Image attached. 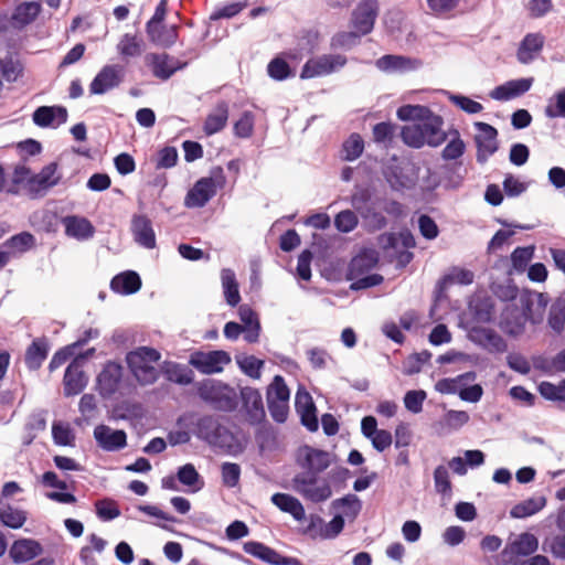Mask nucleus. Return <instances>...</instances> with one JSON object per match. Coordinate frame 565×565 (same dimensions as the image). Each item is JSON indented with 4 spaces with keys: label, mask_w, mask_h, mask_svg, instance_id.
Instances as JSON below:
<instances>
[{
    "label": "nucleus",
    "mask_w": 565,
    "mask_h": 565,
    "mask_svg": "<svg viewBox=\"0 0 565 565\" xmlns=\"http://www.w3.org/2000/svg\"><path fill=\"white\" fill-rule=\"evenodd\" d=\"M397 117L403 121H414L404 126L401 131L403 142L412 148L418 149L425 145L438 147L447 139V134L443 130V118L426 106H401Z\"/></svg>",
    "instance_id": "obj_1"
},
{
    "label": "nucleus",
    "mask_w": 565,
    "mask_h": 565,
    "mask_svg": "<svg viewBox=\"0 0 565 565\" xmlns=\"http://www.w3.org/2000/svg\"><path fill=\"white\" fill-rule=\"evenodd\" d=\"M194 434L210 447L226 454H234L237 449L235 435L216 416L204 415L198 418Z\"/></svg>",
    "instance_id": "obj_2"
},
{
    "label": "nucleus",
    "mask_w": 565,
    "mask_h": 565,
    "mask_svg": "<svg viewBox=\"0 0 565 565\" xmlns=\"http://www.w3.org/2000/svg\"><path fill=\"white\" fill-rule=\"evenodd\" d=\"M199 397L218 412L231 413L238 406V394L228 384L214 379H206L198 383Z\"/></svg>",
    "instance_id": "obj_3"
},
{
    "label": "nucleus",
    "mask_w": 565,
    "mask_h": 565,
    "mask_svg": "<svg viewBox=\"0 0 565 565\" xmlns=\"http://www.w3.org/2000/svg\"><path fill=\"white\" fill-rule=\"evenodd\" d=\"M161 359V353L150 347H139L130 351L126 356L128 367L140 385H151L159 379L160 372L156 364Z\"/></svg>",
    "instance_id": "obj_4"
},
{
    "label": "nucleus",
    "mask_w": 565,
    "mask_h": 565,
    "mask_svg": "<svg viewBox=\"0 0 565 565\" xmlns=\"http://www.w3.org/2000/svg\"><path fill=\"white\" fill-rule=\"evenodd\" d=\"M226 184V177L222 167H214L209 177L199 179L188 191L184 205L189 209L203 207Z\"/></svg>",
    "instance_id": "obj_5"
},
{
    "label": "nucleus",
    "mask_w": 565,
    "mask_h": 565,
    "mask_svg": "<svg viewBox=\"0 0 565 565\" xmlns=\"http://www.w3.org/2000/svg\"><path fill=\"white\" fill-rule=\"evenodd\" d=\"M292 489L305 500L312 503L324 502L332 495L328 479L320 478L313 472H301L292 478Z\"/></svg>",
    "instance_id": "obj_6"
},
{
    "label": "nucleus",
    "mask_w": 565,
    "mask_h": 565,
    "mask_svg": "<svg viewBox=\"0 0 565 565\" xmlns=\"http://www.w3.org/2000/svg\"><path fill=\"white\" fill-rule=\"evenodd\" d=\"M377 259L372 253H362L352 258L349 265V279H355L352 284L353 289H365L382 284L383 277L380 274H371L358 278L364 270H369L375 266Z\"/></svg>",
    "instance_id": "obj_7"
},
{
    "label": "nucleus",
    "mask_w": 565,
    "mask_h": 565,
    "mask_svg": "<svg viewBox=\"0 0 565 565\" xmlns=\"http://www.w3.org/2000/svg\"><path fill=\"white\" fill-rule=\"evenodd\" d=\"M231 361V355L223 350L194 351L189 358V364L206 375L223 372Z\"/></svg>",
    "instance_id": "obj_8"
},
{
    "label": "nucleus",
    "mask_w": 565,
    "mask_h": 565,
    "mask_svg": "<svg viewBox=\"0 0 565 565\" xmlns=\"http://www.w3.org/2000/svg\"><path fill=\"white\" fill-rule=\"evenodd\" d=\"M347 64V57L341 54H324L309 58L301 68L302 79L329 75L342 68Z\"/></svg>",
    "instance_id": "obj_9"
},
{
    "label": "nucleus",
    "mask_w": 565,
    "mask_h": 565,
    "mask_svg": "<svg viewBox=\"0 0 565 565\" xmlns=\"http://www.w3.org/2000/svg\"><path fill=\"white\" fill-rule=\"evenodd\" d=\"M539 548V540L534 534L522 533L515 540L508 543L501 552L502 563L518 565L520 557L530 556Z\"/></svg>",
    "instance_id": "obj_10"
},
{
    "label": "nucleus",
    "mask_w": 565,
    "mask_h": 565,
    "mask_svg": "<svg viewBox=\"0 0 565 565\" xmlns=\"http://www.w3.org/2000/svg\"><path fill=\"white\" fill-rule=\"evenodd\" d=\"M475 128L477 130L475 137L477 161L479 163H486L499 149L498 130L493 126L482 121L475 122Z\"/></svg>",
    "instance_id": "obj_11"
},
{
    "label": "nucleus",
    "mask_w": 565,
    "mask_h": 565,
    "mask_svg": "<svg viewBox=\"0 0 565 565\" xmlns=\"http://www.w3.org/2000/svg\"><path fill=\"white\" fill-rule=\"evenodd\" d=\"M125 78V67L119 64L105 65L89 84L92 95H103L117 88Z\"/></svg>",
    "instance_id": "obj_12"
},
{
    "label": "nucleus",
    "mask_w": 565,
    "mask_h": 565,
    "mask_svg": "<svg viewBox=\"0 0 565 565\" xmlns=\"http://www.w3.org/2000/svg\"><path fill=\"white\" fill-rule=\"evenodd\" d=\"M379 14L377 0H362L351 14V26L366 35L372 32Z\"/></svg>",
    "instance_id": "obj_13"
},
{
    "label": "nucleus",
    "mask_w": 565,
    "mask_h": 565,
    "mask_svg": "<svg viewBox=\"0 0 565 565\" xmlns=\"http://www.w3.org/2000/svg\"><path fill=\"white\" fill-rule=\"evenodd\" d=\"M469 339L489 353H504L508 350L507 341L497 331L490 328H471Z\"/></svg>",
    "instance_id": "obj_14"
},
{
    "label": "nucleus",
    "mask_w": 565,
    "mask_h": 565,
    "mask_svg": "<svg viewBox=\"0 0 565 565\" xmlns=\"http://www.w3.org/2000/svg\"><path fill=\"white\" fill-rule=\"evenodd\" d=\"M87 383L88 377L83 370V356H76L65 370L63 377L64 395H78L85 390Z\"/></svg>",
    "instance_id": "obj_15"
},
{
    "label": "nucleus",
    "mask_w": 565,
    "mask_h": 565,
    "mask_svg": "<svg viewBox=\"0 0 565 565\" xmlns=\"http://www.w3.org/2000/svg\"><path fill=\"white\" fill-rule=\"evenodd\" d=\"M146 63L151 67L153 75L162 81L169 79L177 71L185 65L178 58L166 53H149L146 56Z\"/></svg>",
    "instance_id": "obj_16"
},
{
    "label": "nucleus",
    "mask_w": 565,
    "mask_h": 565,
    "mask_svg": "<svg viewBox=\"0 0 565 565\" xmlns=\"http://www.w3.org/2000/svg\"><path fill=\"white\" fill-rule=\"evenodd\" d=\"M295 407L300 416L301 424L309 431H317L319 428L317 408L311 395L307 391L298 390L295 398Z\"/></svg>",
    "instance_id": "obj_17"
},
{
    "label": "nucleus",
    "mask_w": 565,
    "mask_h": 565,
    "mask_svg": "<svg viewBox=\"0 0 565 565\" xmlns=\"http://www.w3.org/2000/svg\"><path fill=\"white\" fill-rule=\"evenodd\" d=\"M241 399L246 414V420L252 425L259 424L265 418V409L258 390L249 386L243 387L241 390Z\"/></svg>",
    "instance_id": "obj_18"
},
{
    "label": "nucleus",
    "mask_w": 565,
    "mask_h": 565,
    "mask_svg": "<svg viewBox=\"0 0 565 565\" xmlns=\"http://www.w3.org/2000/svg\"><path fill=\"white\" fill-rule=\"evenodd\" d=\"M67 117L63 106H40L32 114L34 125L41 128H57L67 121Z\"/></svg>",
    "instance_id": "obj_19"
},
{
    "label": "nucleus",
    "mask_w": 565,
    "mask_h": 565,
    "mask_svg": "<svg viewBox=\"0 0 565 565\" xmlns=\"http://www.w3.org/2000/svg\"><path fill=\"white\" fill-rule=\"evenodd\" d=\"M94 438L98 446L106 451H117L125 448L127 445V435L124 430H115L106 425L95 427Z\"/></svg>",
    "instance_id": "obj_20"
},
{
    "label": "nucleus",
    "mask_w": 565,
    "mask_h": 565,
    "mask_svg": "<svg viewBox=\"0 0 565 565\" xmlns=\"http://www.w3.org/2000/svg\"><path fill=\"white\" fill-rule=\"evenodd\" d=\"M122 377V366L116 362H108L97 376L100 395L111 396L118 388Z\"/></svg>",
    "instance_id": "obj_21"
},
{
    "label": "nucleus",
    "mask_w": 565,
    "mask_h": 565,
    "mask_svg": "<svg viewBox=\"0 0 565 565\" xmlns=\"http://www.w3.org/2000/svg\"><path fill=\"white\" fill-rule=\"evenodd\" d=\"M545 36L540 32L527 33L519 44L516 58L521 64L532 63L544 47Z\"/></svg>",
    "instance_id": "obj_22"
},
{
    "label": "nucleus",
    "mask_w": 565,
    "mask_h": 565,
    "mask_svg": "<svg viewBox=\"0 0 565 565\" xmlns=\"http://www.w3.org/2000/svg\"><path fill=\"white\" fill-rule=\"evenodd\" d=\"M42 7L38 1H25L15 6L9 23L17 30H22L35 21Z\"/></svg>",
    "instance_id": "obj_23"
},
{
    "label": "nucleus",
    "mask_w": 565,
    "mask_h": 565,
    "mask_svg": "<svg viewBox=\"0 0 565 565\" xmlns=\"http://www.w3.org/2000/svg\"><path fill=\"white\" fill-rule=\"evenodd\" d=\"M42 545L32 539H20L13 542L9 550V555L13 563L22 564L30 562L41 555Z\"/></svg>",
    "instance_id": "obj_24"
},
{
    "label": "nucleus",
    "mask_w": 565,
    "mask_h": 565,
    "mask_svg": "<svg viewBox=\"0 0 565 565\" xmlns=\"http://www.w3.org/2000/svg\"><path fill=\"white\" fill-rule=\"evenodd\" d=\"M131 233L135 242L147 248L156 247V234L151 221L145 215H135L131 221Z\"/></svg>",
    "instance_id": "obj_25"
},
{
    "label": "nucleus",
    "mask_w": 565,
    "mask_h": 565,
    "mask_svg": "<svg viewBox=\"0 0 565 565\" xmlns=\"http://www.w3.org/2000/svg\"><path fill=\"white\" fill-rule=\"evenodd\" d=\"M532 77L512 79L497 86L493 90H491L490 97L495 100H510L529 92L532 87Z\"/></svg>",
    "instance_id": "obj_26"
},
{
    "label": "nucleus",
    "mask_w": 565,
    "mask_h": 565,
    "mask_svg": "<svg viewBox=\"0 0 565 565\" xmlns=\"http://www.w3.org/2000/svg\"><path fill=\"white\" fill-rule=\"evenodd\" d=\"M65 234L78 241H86L94 236L95 227L89 220L83 216L68 215L62 218Z\"/></svg>",
    "instance_id": "obj_27"
},
{
    "label": "nucleus",
    "mask_w": 565,
    "mask_h": 565,
    "mask_svg": "<svg viewBox=\"0 0 565 565\" xmlns=\"http://www.w3.org/2000/svg\"><path fill=\"white\" fill-rule=\"evenodd\" d=\"M61 177L57 173V164L52 162L36 173L29 181V192L40 193L56 185Z\"/></svg>",
    "instance_id": "obj_28"
},
{
    "label": "nucleus",
    "mask_w": 565,
    "mask_h": 565,
    "mask_svg": "<svg viewBox=\"0 0 565 565\" xmlns=\"http://www.w3.org/2000/svg\"><path fill=\"white\" fill-rule=\"evenodd\" d=\"M270 501L280 511L289 513L296 521L301 522L305 520V508L296 497L288 493L277 492L271 495Z\"/></svg>",
    "instance_id": "obj_29"
},
{
    "label": "nucleus",
    "mask_w": 565,
    "mask_h": 565,
    "mask_svg": "<svg viewBox=\"0 0 565 565\" xmlns=\"http://www.w3.org/2000/svg\"><path fill=\"white\" fill-rule=\"evenodd\" d=\"M50 343L45 337L36 338L25 351L24 362L29 370H38L47 358Z\"/></svg>",
    "instance_id": "obj_30"
},
{
    "label": "nucleus",
    "mask_w": 565,
    "mask_h": 565,
    "mask_svg": "<svg viewBox=\"0 0 565 565\" xmlns=\"http://www.w3.org/2000/svg\"><path fill=\"white\" fill-rule=\"evenodd\" d=\"M238 316L243 322L244 339L248 343L258 342L260 334V323L256 312L247 305L238 308Z\"/></svg>",
    "instance_id": "obj_31"
},
{
    "label": "nucleus",
    "mask_w": 565,
    "mask_h": 565,
    "mask_svg": "<svg viewBox=\"0 0 565 565\" xmlns=\"http://www.w3.org/2000/svg\"><path fill=\"white\" fill-rule=\"evenodd\" d=\"M161 372L167 381L179 385H189L194 380V373L190 367L172 361H166L161 366Z\"/></svg>",
    "instance_id": "obj_32"
},
{
    "label": "nucleus",
    "mask_w": 565,
    "mask_h": 565,
    "mask_svg": "<svg viewBox=\"0 0 565 565\" xmlns=\"http://www.w3.org/2000/svg\"><path fill=\"white\" fill-rule=\"evenodd\" d=\"M375 65L379 70L386 73H403L414 70L416 67V61L402 55L387 54L380 57Z\"/></svg>",
    "instance_id": "obj_33"
},
{
    "label": "nucleus",
    "mask_w": 565,
    "mask_h": 565,
    "mask_svg": "<svg viewBox=\"0 0 565 565\" xmlns=\"http://www.w3.org/2000/svg\"><path fill=\"white\" fill-rule=\"evenodd\" d=\"M141 287V279L136 271H125L116 275L110 281L113 291L121 295H131L137 292Z\"/></svg>",
    "instance_id": "obj_34"
},
{
    "label": "nucleus",
    "mask_w": 565,
    "mask_h": 565,
    "mask_svg": "<svg viewBox=\"0 0 565 565\" xmlns=\"http://www.w3.org/2000/svg\"><path fill=\"white\" fill-rule=\"evenodd\" d=\"M228 119V105L220 102L215 108L207 115L204 122V131L207 136H212L221 131Z\"/></svg>",
    "instance_id": "obj_35"
},
{
    "label": "nucleus",
    "mask_w": 565,
    "mask_h": 565,
    "mask_svg": "<svg viewBox=\"0 0 565 565\" xmlns=\"http://www.w3.org/2000/svg\"><path fill=\"white\" fill-rule=\"evenodd\" d=\"M0 521L8 527L20 529L26 521V513L0 499Z\"/></svg>",
    "instance_id": "obj_36"
},
{
    "label": "nucleus",
    "mask_w": 565,
    "mask_h": 565,
    "mask_svg": "<svg viewBox=\"0 0 565 565\" xmlns=\"http://www.w3.org/2000/svg\"><path fill=\"white\" fill-rule=\"evenodd\" d=\"M89 545H85L79 551V559L84 565H99L94 556V552L103 553L107 546V541L99 537L95 533L87 536Z\"/></svg>",
    "instance_id": "obj_37"
},
{
    "label": "nucleus",
    "mask_w": 565,
    "mask_h": 565,
    "mask_svg": "<svg viewBox=\"0 0 565 565\" xmlns=\"http://www.w3.org/2000/svg\"><path fill=\"white\" fill-rule=\"evenodd\" d=\"M243 548L245 553L256 558H259L263 562H266L270 565H278V562L280 559V554L278 552L259 542H246L244 543Z\"/></svg>",
    "instance_id": "obj_38"
},
{
    "label": "nucleus",
    "mask_w": 565,
    "mask_h": 565,
    "mask_svg": "<svg viewBox=\"0 0 565 565\" xmlns=\"http://www.w3.org/2000/svg\"><path fill=\"white\" fill-rule=\"evenodd\" d=\"M546 505V499L543 495L529 498L515 504L510 514L514 519H524L540 512Z\"/></svg>",
    "instance_id": "obj_39"
},
{
    "label": "nucleus",
    "mask_w": 565,
    "mask_h": 565,
    "mask_svg": "<svg viewBox=\"0 0 565 565\" xmlns=\"http://www.w3.org/2000/svg\"><path fill=\"white\" fill-rule=\"evenodd\" d=\"M221 279L227 305L236 307L241 301V296L235 273L230 268H224L221 273Z\"/></svg>",
    "instance_id": "obj_40"
},
{
    "label": "nucleus",
    "mask_w": 565,
    "mask_h": 565,
    "mask_svg": "<svg viewBox=\"0 0 565 565\" xmlns=\"http://www.w3.org/2000/svg\"><path fill=\"white\" fill-rule=\"evenodd\" d=\"M307 472H313L318 476L330 466V456L327 451L308 448L306 454Z\"/></svg>",
    "instance_id": "obj_41"
},
{
    "label": "nucleus",
    "mask_w": 565,
    "mask_h": 565,
    "mask_svg": "<svg viewBox=\"0 0 565 565\" xmlns=\"http://www.w3.org/2000/svg\"><path fill=\"white\" fill-rule=\"evenodd\" d=\"M331 505L334 510H341L343 515L350 520H354L362 509L361 501L355 494H347L337 499Z\"/></svg>",
    "instance_id": "obj_42"
},
{
    "label": "nucleus",
    "mask_w": 565,
    "mask_h": 565,
    "mask_svg": "<svg viewBox=\"0 0 565 565\" xmlns=\"http://www.w3.org/2000/svg\"><path fill=\"white\" fill-rule=\"evenodd\" d=\"M177 479L183 486L191 488L193 492L199 491L203 486V481L192 463H185L180 467L177 472Z\"/></svg>",
    "instance_id": "obj_43"
},
{
    "label": "nucleus",
    "mask_w": 565,
    "mask_h": 565,
    "mask_svg": "<svg viewBox=\"0 0 565 565\" xmlns=\"http://www.w3.org/2000/svg\"><path fill=\"white\" fill-rule=\"evenodd\" d=\"M150 40L161 46L169 47L175 43L178 38V28L175 25H159L152 32H147Z\"/></svg>",
    "instance_id": "obj_44"
},
{
    "label": "nucleus",
    "mask_w": 565,
    "mask_h": 565,
    "mask_svg": "<svg viewBox=\"0 0 565 565\" xmlns=\"http://www.w3.org/2000/svg\"><path fill=\"white\" fill-rule=\"evenodd\" d=\"M236 363L244 374L254 380H258L260 377L262 369L265 364L263 360L257 359L254 355L236 356Z\"/></svg>",
    "instance_id": "obj_45"
},
{
    "label": "nucleus",
    "mask_w": 565,
    "mask_h": 565,
    "mask_svg": "<svg viewBox=\"0 0 565 565\" xmlns=\"http://www.w3.org/2000/svg\"><path fill=\"white\" fill-rule=\"evenodd\" d=\"M533 256L534 246L516 247L511 254L512 269L509 273H523Z\"/></svg>",
    "instance_id": "obj_46"
},
{
    "label": "nucleus",
    "mask_w": 565,
    "mask_h": 565,
    "mask_svg": "<svg viewBox=\"0 0 565 565\" xmlns=\"http://www.w3.org/2000/svg\"><path fill=\"white\" fill-rule=\"evenodd\" d=\"M364 150V141L359 134H352L342 145V159L345 161L356 160Z\"/></svg>",
    "instance_id": "obj_47"
},
{
    "label": "nucleus",
    "mask_w": 565,
    "mask_h": 565,
    "mask_svg": "<svg viewBox=\"0 0 565 565\" xmlns=\"http://www.w3.org/2000/svg\"><path fill=\"white\" fill-rule=\"evenodd\" d=\"M52 437L58 446H74L75 434L68 423L54 422L52 425Z\"/></svg>",
    "instance_id": "obj_48"
},
{
    "label": "nucleus",
    "mask_w": 565,
    "mask_h": 565,
    "mask_svg": "<svg viewBox=\"0 0 565 565\" xmlns=\"http://www.w3.org/2000/svg\"><path fill=\"white\" fill-rule=\"evenodd\" d=\"M117 50L126 57L139 56L142 52V41L136 35L124 34L117 45Z\"/></svg>",
    "instance_id": "obj_49"
},
{
    "label": "nucleus",
    "mask_w": 565,
    "mask_h": 565,
    "mask_svg": "<svg viewBox=\"0 0 565 565\" xmlns=\"http://www.w3.org/2000/svg\"><path fill=\"white\" fill-rule=\"evenodd\" d=\"M23 67L19 61L0 58V77L8 83H14L22 75Z\"/></svg>",
    "instance_id": "obj_50"
},
{
    "label": "nucleus",
    "mask_w": 565,
    "mask_h": 565,
    "mask_svg": "<svg viewBox=\"0 0 565 565\" xmlns=\"http://www.w3.org/2000/svg\"><path fill=\"white\" fill-rule=\"evenodd\" d=\"M544 114L547 118H565V88L556 92L548 100Z\"/></svg>",
    "instance_id": "obj_51"
},
{
    "label": "nucleus",
    "mask_w": 565,
    "mask_h": 565,
    "mask_svg": "<svg viewBox=\"0 0 565 565\" xmlns=\"http://www.w3.org/2000/svg\"><path fill=\"white\" fill-rule=\"evenodd\" d=\"M290 397L289 388L280 375H276L267 388V399L288 402Z\"/></svg>",
    "instance_id": "obj_52"
},
{
    "label": "nucleus",
    "mask_w": 565,
    "mask_h": 565,
    "mask_svg": "<svg viewBox=\"0 0 565 565\" xmlns=\"http://www.w3.org/2000/svg\"><path fill=\"white\" fill-rule=\"evenodd\" d=\"M451 135L452 138L446 145L441 153L443 159L445 160H456L460 158L466 150V145L460 138L459 132L454 130Z\"/></svg>",
    "instance_id": "obj_53"
},
{
    "label": "nucleus",
    "mask_w": 565,
    "mask_h": 565,
    "mask_svg": "<svg viewBox=\"0 0 565 565\" xmlns=\"http://www.w3.org/2000/svg\"><path fill=\"white\" fill-rule=\"evenodd\" d=\"M361 36H363V34H360V32L354 29L349 32H339L332 36L331 47L349 50L359 43Z\"/></svg>",
    "instance_id": "obj_54"
},
{
    "label": "nucleus",
    "mask_w": 565,
    "mask_h": 565,
    "mask_svg": "<svg viewBox=\"0 0 565 565\" xmlns=\"http://www.w3.org/2000/svg\"><path fill=\"white\" fill-rule=\"evenodd\" d=\"M539 392L546 399L563 402L565 401V380L557 385L544 381L539 385Z\"/></svg>",
    "instance_id": "obj_55"
},
{
    "label": "nucleus",
    "mask_w": 565,
    "mask_h": 565,
    "mask_svg": "<svg viewBox=\"0 0 565 565\" xmlns=\"http://www.w3.org/2000/svg\"><path fill=\"white\" fill-rule=\"evenodd\" d=\"M359 224L356 214L351 210H344L338 213L334 217V226L341 233H350Z\"/></svg>",
    "instance_id": "obj_56"
},
{
    "label": "nucleus",
    "mask_w": 565,
    "mask_h": 565,
    "mask_svg": "<svg viewBox=\"0 0 565 565\" xmlns=\"http://www.w3.org/2000/svg\"><path fill=\"white\" fill-rule=\"evenodd\" d=\"M95 508L96 514L102 521H111L120 515L118 504L111 499L98 500Z\"/></svg>",
    "instance_id": "obj_57"
},
{
    "label": "nucleus",
    "mask_w": 565,
    "mask_h": 565,
    "mask_svg": "<svg viewBox=\"0 0 565 565\" xmlns=\"http://www.w3.org/2000/svg\"><path fill=\"white\" fill-rule=\"evenodd\" d=\"M469 419L470 416L466 411L450 409L446 412L440 424L448 429L457 430L465 426Z\"/></svg>",
    "instance_id": "obj_58"
},
{
    "label": "nucleus",
    "mask_w": 565,
    "mask_h": 565,
    "mask_svg": "<svg viewBox=\"0 0 565 565\" xmlns=\"http://www.w3.org/2000/svg\"><path fill=\"white\" fill-rule=\"evenodd\" d=\"M34 244V237L32 234L28 232H22L20 234L13 235L9 238L3 246L8 247L14 252H25L30 249Z\"/></svg>",
    "instance_id": "obj_59"
},
{
    "label": "nucleus",
    "mask_w": 565,
    "mask_h": 565,
    "mask_svg": "<svg viewBox=\"0 0 565 565\" xmlns=\"http://www.w3.org/2000/svg\"><path fill=\"white\" fill-rule=\"evenodd\" d=\"M267 73L275 81H284L291 75V70L285 60L275 57L269 62Z\"/></svg>",
    "instance_id": "obj_60"
},
{
    "label": "nucleus",
    "mask_w": 565,
    "mask_h": 565,
    "mask_svg": "<svg viewBox=\"0 0 565 565\" xmlns=\"http://www.w3.org/2000/svg\"><path fill=\"white\" fill-rule=\"evenodd\" d=\"M473 279V271L461 267H454L450 273L444 277L446 282L458 284L462 286L471 285Z\"/></svg>",
    "instance_id": "obj_61"
},
{
    "label": "nucleus",
    "mask_w": 565,
    "mask_h": 565,
    "mask_svg": "<svg viewBox=\"0 0 565 565\" xmlns=\"http://www.w3.org/2000/svg\"><path fill=\"white\" fill-rule=\"evenodd\" d=\"M426 397L427 394L423 390L408 391L404 396V405L411 413L418 414L423 409V403Z\"/></svg>",
    "instance_id": "obj_62"
},
{
    "label": "nucleus",
    "mask_w": 565,
    "mask_h": 565,
    "mask_svg": "<svg viewBox=\"0 0 565 565\" xmlns=\"http://www.w3.org/2000/svg\"><path fill=\"white\" fill-rule=\"evenodd\" d=\"M434 483L435 489L438 493L447 494L451 491V482L449 478L448 469L439 465L434 470Z\"/></svg>",
    "instance_id": "obj_63"
},
{
    "label": "nucleus",
    "mask_w": 565,
    "mask_h": 565,
    "mask_svg": "<svg viewBox=\"0 0 565 565\" xmlns=\"http://www.w3.org/2000/svg\"><path fill=\"white\" fill-rule=\"evenodd\" d=\"M548 327L557 334L565 329V308L562 306H552L547 318Z\"/></svg>",
    "instance_id": "obj_64"
}]
</instances>
